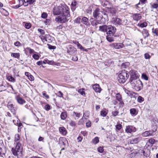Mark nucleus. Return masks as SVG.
<instances>
[{
	"label": "nucleus",
	"mask_w": 158,
	"mask_h": 158,
	"mask_svg": "<svg viewBox=\"0 0 158 158\" xmlns=\"http://www.w3.org/2000/svg\"><path fill=\"white\" fill-rule=\"evenodd\" d=\"M136 73L137 72L136 71L133 70H131L130 71L131 76L130 80L139 78V76Z\"/></svg>",
	"instance_id": "obj_10"
},
{
	"label": "nucleus",
	"mask_w": 158,
	"mask_h": 158,
	"mask_svg": "<svg viewBox=\"0 0 158 158\" xmlns=\"http://www.w3.org/2000/svg\"><path fill=\"white\" fill-rule=\"evenodd\" d=\"M70 125L72 127H74L76 125V123L75 121H71L69 123Z\"/></svg>",
	"instance_id": "obj_55"
},
{
	"label": "nucleus",
	"mask_w": 158,
	"mask_h": 158,
	"mask_svg": "<svg viewBox=\"0 0 158 158\" xmlns=\"http://www.w3.org/2000/svg\"><path fill=\"white\" fill-rule=\"evenodd\" d=\"M15 99L17 102L20 105H23L26 102V101L24 99L19 96H16L15 97Z\"/></svg>",
	"instance_id": "obj_14"
},
{
	"label": "nucleus",
	"mask_w": 158,
	"mask_h": 158,
	"mask_svg": "<svg viewBox=\"0 0 158 158\" xmlns=\"http://www.w3.org/2000/svg\"><path fill=\"white\" fill-rule=\"evenodd\" d=\"M81 22L84 24L87 25L88 23V19L86 17H83L81 20Z\"/></svg>",
	"instance_id": "obj_24"
},
{
	"label": "nucleus",
	"mask_w": 158,
	"mask_h": 158,
	"mask_svg": "<svg viewBox=\"0 0 158 158\" xmlns=\"http://www.w3.org/2000/svg\"><path fill=\"white\" fill-rule=\"evenodd\" d=\"M7 107L13 113V114L15 116L16 114L15 112L17 109V108L15 105L10 102H9L8 103Z\"/></svg>",
	"instance_id": "obj_9"
},
{
	"label": "nucleus",
	"mask_w": 158,
	"mask_h": 158,
	"mask_svg": "<svg viewBox=\"0 0 158 158\" xmlns=\"http://www.w3.org/2000/svg\"><path fill=\"white\" fill-rule=\"evenodd\" d=\"M141 15L140 14H135L133 15V18L134 20L138 21L141 18Z\"/></svg>",
	"instance_id": "obj_18"
},
{
	"label": "nucleus",
	"mask_w": 158,
	"mask_h": 158,
	"mask_svg": "<svg viewBox=\"0 0 158 158\" xmlns=\"http://www.w3.org/2000/svg\"><path fill=\"white\" fill-rule=\"evenodd\" d=\"M16 125L18 126V131H19V128H21L22 127V124L21 123H20L18 121V124H17Z\"/></svg>",
	"instance_id": "obj_57"
},
{
	"label": "nucleus",
	"mask_w": 158,
	"mask_h": 158,
	"mask_svg": "<svg viewBox=\"0 0 158 158\" xmlns=\"http://www.w3.org/2000/svg\"><path fill=\"white\" fill-rule=\"evenodd\" d=\"M98 151L100 153H102L104 151L103 148L101 147L98 148Z\"/></svg>",
	"instance_id": "obj_56"
},
{
	"label": "nucleus",
	"mask_w": 158,
	"mask_h": 158,
	"mask_svg": "<svg viewBox=\"0 0 158 158\" xmlns=\"http://www.w3.org/2000/svg\"><path fill=\"white\" fill-rule=\"evenodd\" d=\"M141 140V138L138 137L132 139L131 140V143L132 144H136L138 143Z\"/></svg>",
	"instance_id": "obj_19"
},
{
	"label": "nucleus",
	"mask_w": 158,
	"mask_h": 158,
	"mask_svg": "<svg viewBox=\"0 0 158 158\" xmlns=\"http://www.w3.org/2000/svg\"><path fill=\"white\" fill-rule=\"evenodd\" d=\"M42 94L44 97L48 99L49 98V96L48 95L46 94V92L45 91H44L42 93Z\"/></svg>",
	"instance_id": "obj_44"
},
{
	"label": "nucleus",
	"mask_w": 158,
	"mask_h": 158,
	"mask_svg": "<svg viewBox=\"0 0 158 158\" xmlns=\"http://www.w3.org/2000/svg\"><path fill=\"white\" fill-rule=\"evenodd\" d=\"M93 142L95 144H96L99 142L98 138L97 137H95L92 140Z\"/></svg>",
	"instance_id": "obj_32"
},
{
	"label": "nucleus",
	"mask_w": 158,
	"mask_h": 158,
	"mask_svg": "<svg viewBox=\"0 0 158 158\" xmlns=\"http://www.w3.org/2000/svg\"><path fill=\"white\" fill-rule=\"evenodd\" d=\"M116 99L119 102V103L121 105L123 106L124 103L123 101L121 95L119 93L117 94L116 95Z\"/></svg>",
	"instance_id": "obj_15"
},
{
	"label": "nucleus",
	"mask_w": 158,
	"mask_h": 158,
	"mask_svg": "<svg viewBox=\"0 0 158 158\" xmlns=\"http://www.w3.org/2000/svg\"><path fill=\"white\" fill-rule=\"evenodd\" d=\"M130 113L132 115H136L137 114L136 109L135 108H132L130 110Z\"/></svg>",
	"instance_id": "obj_25"
},
{
	"label": "nucleus",
	"mask_w": 158,
	"mask_h": 158,
	"mask_svg": "<svg viewBox=\"0 0 158 158\" xmlns=\"http://www.w3.org/2000/svg\"><path fill=\"white\" fill-rule=\"evenodd\" d=\"M142 33L143 35L144 36L145 38L146 37H148L149 35L148 31L144 29L142 31Z\"/></svg>",
	"instance_id": "obj_27"
},
{
	"label": "nucleus",
	"mask_w": 158,
	"mask_h": 158,
	"mask_svg": "<svg viewBox=\"0 0 158 158\" xmlns=\"http://www.w3.org/2000/svg\"><path fill=\"white\" fill-rule=\"evenodd\" d=\"M116 129L118 130H120L122 127V125L120 124H118L115 126Z\"/></svg>",
	"instance_id": "obj_45"
},
{
	"label": "nucleus",
	"mask_w": 158,
	"mask_h": 158,
	"mask_svg": "<svg viewBox=\"0 0 158 158\" xmlns=\"http://www.w3.org/2000/svg\"><path fill=\"white\" fill-rule=\"evenodd\" d=\"M15 149L12 148L11 152L15 156H17L18 158H22V147L20 143L17 142Z\"/></svg>",
	"instance_id": "obj_3"
},
{
	"label": "nucleus",
	"mask_w": 158,
	"mask_h": 158,
	"mask_svg": "<svg viewBox=\"0 0 158 158\" xmlns=\"http://www.w3.org/2000/svg\"><path fill=\"white\" fill-rule=\"evenodd\" d=\"M69 11L68 6L64 4H61L58 6H55L53 10V14L59 15Z\"/></svg>",
	"instance_id": "obj_1"
},
{
	"label": "nucleus",
	"mask_w": 158,
	"mask_h": 158,
	"mask_svg": "<svg viewBox=\"0 0 158 158\" xmlns=\"http://www.w3.org/2000/svg\"><path fill=\"white\" fill-rule=\"evenodd\" d=\"M48 15L47 13L45 12L43 13L41 15V17L45 19L47 16Z\"/></svg>",
	"instance_id": "obj_52"
},
{
	"label": "nucleus",
	"mask_w": 158,
	"mask_h": 158,
	"mask_svg": "<svg viewBox=\"0 0 158 158\" xmlns=\"http://www.w3.org/2000/svg\"><path fill=\"white\" fill-rule=\"evenodd\" d=\"M155 141H156L154 139L151 138L148 140V143H150L151 145H153Z\"/></svg>",
	"instance_id": "obj_34"
},
{
	"label": "nucleus",
	"mask_w": 158,
	"mask_h": 158,
	"mask_svg": "<svg viewBox=\"0 0 158 158\" xmlns=\"http://www.w3.org/2000/svg\"><path fill=\"white\" fill-rule=\"evenodd\" d=\"M11 56L14 58L19 59L20 57V53H12Z\"/></svg>",
	"instance_id": "obj_26"
},
{
	"label": "nucleus",
	"mask_w": 158,
	"mask_h": 158,
	"mask_svg": "<svg viewBox=\"0 0 158 158\" xmlns=\"http://www.w3.org/2000/svg\"><path fill=\"white\" fill-rule=\"evenodd\" d=\"M110 36V35H107L106 36V39L107 40L110 42H113L114 41L113 37Z\"/></svg>",
	"instance_id": "obj_29"
},
{
	"label": "nucleus",
	"mask_w": 158,
	"mask_h": 158,
	"mask_svg": "<svg viewBox=\"0 0 158 158\" xmlns=\"http://www.w3.org/2000/svg\"><path fill=\"white\" fill-rule=\"evenodd\" d=\"M110 46L115 49H120L123 47V44L121 43H114L110 44Z\"/></svg>",
	"instance_id": "obj_11"
},
{
	"label": "nucleus",
	"mask_w": 158,
	"mask_h": 158,
	"mask_svg": "<svg viewBox=\"0 0 158 158\" xmlns=\"http://www.w3.org/2000/svg\"><path fill=\"white\" fill-rule=\"evenodd\" d=\"M77 4V2H76L74 1L72 3L71 8L72 10H74L75 9Z\"/></svg>",
	"instance_id": "obj_30"
},
{
	"label": "nucleus",
	"mask_w": 158,
	"mask_h": 158,
	"mask_svg": "<svg viewBox=\"0 0 158 158\" xmlns=\"http://www.w3.org/2000/svg\"><path fill=\"white\" fill-rule=\"evenodd\" d=\"M75 44H76L78 48L79 49H80L81 50H83V47L81 46V45L78 42H76L75 43Z\"/></svg>",
	"instance_id": "obj_33"
},
{
	"label": "nucleus",
	"mask_w": 158,
	"mask_h": 158,
	"mask_svg": "<svg viewBox=\"0 0 158 158\" xmlns=\"http://www.w3.org/2000/svg\"><path fill=\"white\" fill-rule=\"evenodd\" d=\"M67 117V113L66 112H62L60 114V118L61 119L65 120Z\"/></svg>",
	"instance_id": "obj_23"
},
{
	"label": "nucleus",
	"mask_w": 158,
	"mask_h": 158,
	"mask_svg": "<svg viewBox=\"0 0 158 158\" xmlns=\"http://www.w3.org/2000/svg\"><path fill=\"white\" fill-rule=\"evenodd\" d=\"M152 133L153 132L151 131H146L142 133V135L143 137H147L152 135Z\"/></svg>",
	"instance_id": "obj_20"
},
{
	"label": "nucleus",
	"mask_w": 158,
	"mask_h": 158,
	"mask_svg": "<svg viewBox=\"0 0 158 158\" xmlns=\"http://www.w3.org/2000/svg\"><path fill=\"white\" fill-rule=\"evenodd\" d=\"M38 31L42 35H44V31L42 29L39 28L38 29Z\"/></svg>",
	"instance_id": "obj_59"
},
{
	"label": "nucleus",
	"mask_w": 158,
	"mask_h": 158,
	"mask_svg": "<svg viewBox=\"0 0 158 158\" xmlns=\"http://www.w3.org/2000/svg\"><path fill=\"white\" fill-rule=\"evenodd\" d=\"M130 63L129 62H126L122 64V68H126L129 66Z\"/></svg>",
	"instance_id": "obj_38"
},
{
	"label": "nucleus",
	"mask_w": 158,
	"mask_h": 158,
	"mask_svg": "<svg viewBox=\"0 0 158 158\" xmlns=\"http://www.w3.org/2000/svg\"><path fill=\"white\" fill-rule=\"evenodd\" d=\"M8 80L12 82H15V79L11 76H9L7 77Z\"/></svg>",
	"instance_id": "obj_31"
},
{
	"label": "nucleus",
	"mask_w": 158,
	"mask_h": 158,
	"mask_svg": "<svg viewBox=\"0 0 158 158\" xmlns=\"http://www.w3.org/2000/svg\"><path fill=\"white\" fill-rule=\"evenodd\" d=\"M86 126L87 127H89L91 126V122L89 120L86 123Z\"/></svg>",
	"instance_id": "obj_50"
},
{
	"label": "nucleus",
	"mask_w": 158,
	"mask_h": 158,
	"mask_svg": "<svg viewBox=\"0 0 158 158\" xmlns=\"http://www.w3.org/2000/svg\"><path fill=\"white\" fill-rule=\"evenodd\" d=\"M108 26L106 25H103L102 26H100L99 27V31L103 32H107V28Z\"/></svg>",
	"instance_id": "obj_17"
},
{
	"label": "nucleus",
	"mask_w": 158,
	"mask_h": 158,
	"mask_svg": "<svg viewBox=\"0 0 158 158\" xmlns=\"http://www.w3.org/2000/svg\"><path fill=\"white\" fill-rule=\"evenodd\" d=\"M85 89H79L78 90V92L81 95H83L85 94V93L84 91Z\"/></svg>",
	"instance_id": "obj_39"
},
{
	"label": "nucleus",
	"mask_w": 158,
	"mask_h": 158,
	"mask_svg": "<svg viewBox=\"0 0 158 158\" xmlns=\"http://www.w3.org/2000/svg\"><path fill=\"white\" fill-rule=\"evenodd\" d=\"M56 17L55 21L59 23H64L68 21L70 18L69 11H68L63 14Z\"/></svg>",
	"instance_id": "obj_2"
},
{
	"label": "nucleus",
	"mask_w": 158,
	"mask_h": 158,
	"mask_svg": "<svg viewBox=\"0 0 158 158\" xmlns=\"http://www.w3.org/2000/svg\"><path fill=\"white\" fill-rule=\"evenodd\" d=\"M142 77L143 79L146 81L148 80V77L147 76V75L146 74L144 73L142 74Z\"/></svg>",
	"instance_id": "obj_41"
},
{
	"label": "nucleus",
	"mask_w": 158,
	"mask_h": 158,
	"mask_svg": "<svg viewBox=\"0 0 158 158\" xmlns=\"http://www.w3.org/2000/svg\"><path fill=\"white\" fill-rule=\"evenodd\" d=\"M136 129L133 126H128L126 127L125 131L128 133H131L132 132H135Z\"/></svg>",
	"instance_id": "obj_12"
},
{
	"label": "nucleus",
	"mask_w": 158,
	"mask_h": 158,
	"mask_svg": "<svg viewBox=\"0 0 158 158\" xmlns=\"http://www.w3.org/2000/svg\"><path fill=\"white\" fill-rule=\"evenodd\" d=\"M19 136L18 134H16L15 136V141L16 142V141H18L19 139Z\"/></svg>",
	"instance_id": "obj_53"
},
{
	"label": "nucleus",
	"mask_w": 158,
	"mask_h": 158,
	"mask_svg": "<svg viewBox=\"0 0 158 158\" xmlns=\"http://www.w3.org/2000/svg\"><path fill=\"white\" fill-rule=\"evenodd\" d=\"M72 60L74 61H77L78 60V58L76 56H73L72 57Z\"/></svg>",
	"instance_id": "obj_63"
},
{
	"label": "nucleus",
	"mask_w": 158,
	"mask_h": 158,
	"mask_svg": "<svg viewBox=\"0 0 158 158\" xmlns=\"http://www.w3.org/2000/svg\"><path fill=\"white\" fill-rule=\"evenodd\" d=\"M130 81L132 87L137 91H139L143 88L142 83L138 78L130 80Z\"/></svg>",
	"instance_id": "obj_4"
},
{
	"label": "nucleus",
	"mask_w": 158,
	"mask_h": 158,
	"mask_svg": "<svg viewBox=\"0 0 158 158\" xmlns=\"http://www.w3.org/2000/svg\"><path fill=\"white\" fill-rule=\"evenodd\" d=\"M111 23L115 25H120L121 24H126L119 18L115 17H113L111 20Z\"/></svg>",
	"instance_id": "obj_8"
},
{
	"label": "nucleus",
	"mask_w": 158,
	"mask_h": 158,
	"mask_svg": "<svg viewBox=\"0 0 158 158\" xmlns=\"http://www.w3.org/2000/svg\"><path fill=\"white\" fill-rule=\"evenodd\" d=\"M36 1V0H29L28 4L27 6H28V4H33Z\"/></svg>",
	"instance_id": "obj_58"
},
{
	"label": "nucleus",
	"mask_w": 158,
	"mask_h": 158,
	"mask_svg": "<svg viewBox=\"0 0 158 158\" xmlns=\"http://www.w3.org/2000/svg\"><path fill=\"white\" fill-rule=\"evenodd\" d=\"M81 20V18L79 17H78L75 20L74 22L77 23H80Z\"/></svg>",
	"instance_id": "obj_46"
},
{
	"label": "nucleus",
	"mask_w": 158,
	"mask_h": 158,
	"mask_svg": "<svg viewBox=\"0 0 158 158\" xmlns=\"http://www.w3.org/2000/svg\"><path fill=\"white\" fill-rule=\"evenodd\" d=\"M73 115H75L76 117L79 118L80 116V113H77L74 111L73 112Z\"/></svg>",
	"instance_id": "obj_64"
},
{
	"label": "nucleus",
	"mask_w": 158,
	"mask_h": 158,
	"mask_svg": "<svg viewBox=\"0 0 158 158\" xmlns=\"http://www.w3.org/2000/svg\"><path fill=\"white\" fill-rule=\"evenodd\" d=\"M103 13V12L100 11L99 9L97 8L93 13V16L96 19H98L100 17L102 19Z\"/></svg>",
	"instance_id": "obj_7"
},
{
	"label": "nucleus",
	"mask_w": 158,
	"mask_h": 158,
	"mask_svg": "<svg viewBox=\"0 0 158 158\" xmlns=\"http://www.w3.org/2000/svg\"><path fill=\"white\" fill-rule=\"evenodd\" d=\"M107 114L106 111L104 110H102L101 111L100 114L103 117H105Z\"/></svg>",
	"instance_id": "obj_43"
},
{
	"label": "nucleus",
	"mask_w": 158,
	"mask_h": 158,
	"mask_svg": "<svg viewBox=\"0 0 158 158\" xmlns=\"http://www.w3.org/2000/svg\"><path fill=\"white\" fill-rule=\"evenodd\" d=\"M116 29L115 27L111 25H108L106 32L107 35L113 36L116 31Z\"/></svg>",
	"instance_id": "obj_6"
},
{
	"label": "nucleus",
	"mask_w": 158,
	"mask_h": 158,
	"mask_svg": "<svg viewBox=\"0 0 158 158\" xmlns=\"http://www.w3.org/2000/svg\"><path fill=\"white\" fill-rule=\"evenodd\" d=\"M99 23V21L94 20V21L92 22L91 24L94 26H96Z\"/></svg>",
	"instance_id": "obj_35"
},
{
	"label": "nucleus",
	"mask_w": 158,
	"mask_h": 158,
	"mask_svg": "<svg viewBox=\"0 0 158 158\" xmlns=\"http://www.w3.org/2000/svg\"><path fill=\"white\" fill-rule=\"evenodd\" d=\"M76 51L75 48L71 45H69L68 48L67 52L70 54L72 55Z\"/></svg>",
	"instance_id": "obj_13"
},
{
	"label": "nucleus",
	"mask_w": 158,
	"mask_h": 158,
	"mask_svg": "<svg viewBox=\"0 0 158 158\" xmlns=\"http://www.w3.org/2000/svg\"><path fill=\"white\" fill-rule=\"evenodd\" d=\"M144 100V98L142 97L141 96H139L137 98V101L141 103Z\"/></svg>",
	"instance_id": "obj_40"
},
{
	"label": "nucleus",
	"mask_w": 158,
	"mask_h": 158,
	"mask_svg": "<svg viewBox=\"0 0 158 158\" xmlns=\"http://www.w3.org/2000/svg\"><path fill=\"white\" fill-rule=\"evenodd\" d=\"M32 57L34 59L36 60H38L40 58L39 56L38 55L36 54H34L32 56Z\"/></svg>",
	"instance_id": "obj_49"
},
{
	"label": "nucleus",
	"mask_w": 158,
	"mask_h": 158,
	"mask_svg": "<svg viewBox=\"0 0 158 158\" xmlns=\"http://www.w3.org/2000/svg\"><path fill=\"white\" fill-rule=\"evenodd\" d=\"M100 2L103 6H107L110 4L109 2L106 0H101Z\"/></svg>",
	"instance_id": "obj_22"
},
{
	"label": "nucleus",
	"mask_w": 158,
	"mask_h": 158,
	"mask_svg": "<svg viewBox=\"0 0 158 158\" xmlns=\"http://www.w3.org/2000/svg\"><path fill=\"white\" fill-rule=\"evenodd\" d=\"M60 133L63 135H66L67 133V131L66 129L63 127H60L59 128Z\"/></svg>",
	"instance_id": "obj_21"
},
{
	"label": "nucleus",
	"mask_w": 158,
	"mask_h": 158,
	"mask_svg": "<svg viewBox=\"0 0 158 158\" xmlns=\"http://www.w3.org/2000/svg\"><path fill=\"white\" fill-rule=\"evenodd\" d=\"M152 32L153 34H154V35H156L157 36H158V28H152Z\"/></svg>",
	"instance_id": "obj_28"
},
{
	"label": "nucleus",
	"mask_w": 158,
	"mask_h": 158,
	"mask_svg": "<svg viewBox=\"0 0 158 158\" xmlns=\"http://www.w3.org/2000/svg\"><path fill=\"white\" fill-rule=\"evenodd\" d=\"M93 88L96 92L100 93L101 90V88L100 87L99 85L97 84L93 85Z\"/></svg>",
	"instance_id": "obj_16"
},
{
	"label": "nucleus",
	"mask_w": 158,
	"mask_h": 158,
	"mask_svg": "<svg viewBox=\"0 0 158 158\" xmlns=\"http://www.w3.org/2000/svg\"><path fill=\"white\" fill-rule=\"evenodd\" d=\"M6 89V87L5 85L2 84L0 85V92L5 90Z\"/></svg>",
	"instance_id": "obj_37"
},
{
	"label": "nucleus",
	"mask_w": 158,
	"mask_h": 158,
	"mask_svg": "<svg viewBox=\"0 0 158 158\" xmlns=\"http://www.w3.org/2000/svg\"><path fill=\"white\" fill-rule=\"evenodd\" d=\"M144 58L146 59H149L151 56L148 53H145L144 54Z\"/></svg>",
	"instance_id": "obj_42"
},
{
	"label": "nucleus",
	"mask_w": 158,
	"mask_h": 158,
	"mask_svg": "<svg viewBox=\"0 0 158 158\" xmlns=\"http://www.w3.org/2000/svg\"><path fill=\"white\" fill-rule=\"evenodd\" d=\"M147 24L146 23H142L140 24L139 26L140 27H145L147 26Z\"/></svg>",
	"instance_id": "obj_62"
},
{
	"label": "nucleus",
	"mask_w": 158,
	"mask_h": 158,
	"mask_svg": "<svg viewBox=\"0 0 158 158\" xmlns=\"http://www.w3.org/2000/svg\"><path fill=\"white\" fill-rule=\"evenodd\" d=\"M45 109L47 110V111H48L49 110H50V106L48 105V104H47L45 106Z\"/></svg>",
	"instance_id": "obj_54"
},
{
	"label": "nucleus",
	"mask_w": 158,
	"mask_h": 158,
	"mask_svg": "<svg viewBox=\"0 0 158 158\" xmlns=\"http://www.w3.org/2000/svg\"><path fill=\"white\" fill-rule=\"evenodd\" d=\"M28 79L30 81H33L34 80V77L31 74L30 75L29 77H28Z\"/></svg>",
	"instance_id": "obj_60"
},
{
	"label": "nucleus",
	"mask_w": 158,
	"mask_h": 158,
	"mask_svg": "<svg viewBox=\"0 0 158 158\" xmlns=\"http://www.w3.org/2000/svg\"><path fill=\"white\" fill-rule=\"evenodd\" d=\"M47 64H49L53 65L55 64V62L54 61L52 60H48V63Z\"/></svg>",
	"instance_id": "obj_61"
},
{
	"label": "nucleus",
	"mask_w": 158,
	"mask_h": 158,
	"mask_svg": "<svg viewBox=\"0 0 158 158\" xmlns=\"http://www.w3.org/2000/svg\"><path fill=\"white\" fill-rule=\"evenodd\" d=\"M14 45L17 47H19L21 45V44L19 41H16L14 43Z\"/></svg>",
	"instance_id": "obj_51"
},
{
	"label": "nucleus",
	"mask_w": 158,
	"mask_h": 158,
	"mask_svg": "<svg viewBox=\"0 0 158 158\" xmlns=\"http://www.w3.org/2000/svg\"><path fill=\"white\" fill-rule=\"evenodd\" d=\"M129 76L128 72L123 70L118 75V81L120 83H124L128 78Z\"/></svg>",
	"instance_id": "obj_5"
},
{
	"label": "nucleus",
	"mask_w": 158,
	"mask_h": 158,
	"mask_svg": "<svg viewBox=\"0 0 158 158\" xmlns=\"http://www.w3.org/2000/svg\"><path fill=\"white\" fill-rule=\"evenodd\" d=\"M48 48L50 49H55L56 48V47L52 45L49 44H48Z\"/></svg>",
	"instance_id": "obj_47"
},
{
	"label": "nucleus",
	"mask_w": 158,
	"mask_h": 158,
	"mask_svg": "<svg viewBox=\"0 0 158 158\" xmlns=\"http://www.w3.org/2000/svg\"><path fill=\"white\" fill-rule=\"evenodd\" d=\"M89 112L88 111H85L83 113V117H88L89 116Z\"/></svg>",
	"instance_id": "obj_48"
},
{
	"label": "nucleus",
	"mask_w": 158,
	"mask_h": 158,
	"mask_svg": "<svg viewBox=\"0 0 158 158\" xmlns=\"http://www.w3.org/2000/svg\"><path fill=\"white\" fill-rule=\"evenodd\" d=\"M24 27L26 29H29L31 27V25L30 23H25Z\"/></svg>",
	"instance_id": "obj_36"
}]
</instances>
